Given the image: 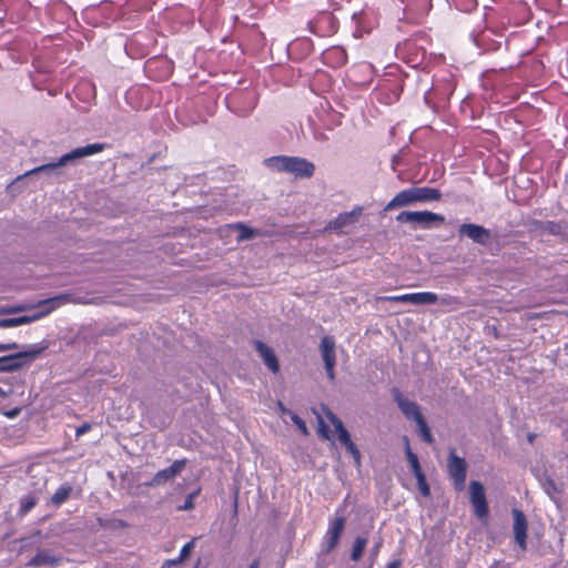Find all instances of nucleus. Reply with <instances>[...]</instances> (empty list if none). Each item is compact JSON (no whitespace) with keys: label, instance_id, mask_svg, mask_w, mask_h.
<instances>
[{"label":"nucleus","instance_id":"f257e3e1","mask_svg":"<svg viewBox=\"0 0 568 568\" xmlns=\"http://www.w3.org/2000/svg\"><path fill=\"white\" fill-rule=\"evenodd\" d=\"M105 149L104 143H92L87 144L84 146H79L70 152L63 154L55 162L45 163L42 165H39L37 168H33L26 172L23 175L18 176V181L22 180L26 176H31L33 174H44L47 176H58L60 175V168L64 166L69 163H73L77 160L91 156L93 154L100 153Z\"/></svg>","mask_w":568,"mask_h":568},{"label":"nucleus","instance_id":"f03ea898","mask_svg":"<svg viewBox=\"0 0 568 568\" xmlns=\"http://www.w3.org/2000/svg\"><path fill=\"white\" fill-rule=\"evenodd\" d=\"M264 163L273 171L290 173L295 178L310 179L315 172L314 163L298 156L276 155L267 158Z\"/></svg>","mask_w":568,"mask_h":568},{"label":"nucleus","instance_id":"7ed1b4c3","mask_svg":"<svg viewBox=\"0 0 568 568\" xmlns=\"http://www.w3.org/2000/svg\"><path fill=\"white\" fill-rule=\"evenodd\" d=\"M48 343L45 341H42L41 343L28 345L24 351L1 356V373H14L29 366L38 357L41 356V354L48 348Z\"/></svg>","mask_w":568,"mask_h":568},{"label":"nucleus","instance_id":"20e7f679","mask_svg":"<svg viewBox=\"0 0 568 568\" xmlns=\"http://www.w3.org/2000/svg\"><path fill=\"white\" fill-rule=\"evenodd\" d=\"M442 192L435 187L428 186H413L405 189L397 193L385 206V210H394L397 207L407 206L414 203H426L432 201H439Z\"/></svg>","mask_w":568,"mask_h":568},{"label":"nucleus","instance_id":"39448f33","mask_svg":"<svg viewBox=\"0 0 568 568\" xmlns=\"http://www.w3.org/2000/svg\"><path fill=\"white\" fill-rule=\"evenodd\" d=\"M399 223H414L423 229H430L435 223L443 224L445 216L430 211H403L396 216Z\"/></svg>","mask_w":568,"mask_h":568},{"label":"nucleus","instance_id":"423d86ee","mask_svg":"<svg viewBox=\"0 0 568 568\" xmlns=\"http://www.w3.org/2000/svg\"><path fill=\"white\" fill-rule=\"evenodd\" d=\"M447 473L449 479L453 481L454 488L457 491H462L465 488L467 464L463 457L457 456L454 448L449 450Z\"/></svg>","mask_w":568,"mask_h":568},{"label":"nucleus","instance_id":"0eeeda50","mask_svg":"<svg viewBox=\"0 0 568 568\" xmlns=\"http://www.w3.org/2000/svg\"><path fill=\"white\" fill-rule=\"evenodd\" d=\"M60 297L42 301L39 306L42 308L33 315H23L18 317L0 320V328L17 327L24 324H30L41 317L50 314L58 305Z\"/></svg>","mask_w":568,"mask_h":568},{"label":"nucleus","instance_id":"6e6552de","mask_svg":"<svg viewBox=\"0 0 568 568\" xmlns=\"http://www.w3.org/2000/svg\"><path fill=\"white\" fill-rule=\"evenodd\" d=\"M346 518L344 515H338V510L336 511V516L333 519L328 520V527L324 535L323 539V552L329 554L332 552L338 545L341 536L345 529Z\"/></svg>","mask_w":568,"mask_h":568},{"label":"nucleus","instance_id":"1a4fd4ad","mask_svg":"<svg viewBox=\"0 0 568 568\" xmlns=\"http://www.w3.org/2000/svg\"><path fill=\"white\" fill-rule=\"evenodd\" d=\"M458 235L460 237H467L481 246H488L493 243L494 236L489 229L484 227L479 224L464 223L458 227Z\"/></svg>","mask_w":568,"mask_h":568},{"label":"nucleus","instance_id":"9d476101","mask_svg":"<svg viewBox=\"0 0 568 568\" xmlns=\"http://www.w3.org/2000/svg\"><path fill=\"white\" fill-rule=\"evenodd\" d=\"M321 355L324 362L326 375L331 381L335 379V364H336V355H335V339L331 335H326L321 339Z\"/></svg>","mask_w":568,"mask_h":568},{"label":"nucleus","instance_id":"9b49d317","mask_svg":"<svg viewBox=\"0 0 568 568\" xmlns=\"http://www.w3.org/2000/svg\"><path fill=\"white\" fill-rule=\"evenodd\" d=\"M382 300L389 302L410 303L414 305H432L437 302L438 295L433 292H417L403 295L384 296Z\"/></svg>","mask_w":568,"mask_h":568},{"label":"nucleus","instance_id":"f8f14e48","mask_svg":"<svg viewBox=\"0 0 568 568\" xmlns=\"http://www.w3.org/2000/svg\"><path fill=\"white\" fill-rule=\"evenodd\" d=\"M470 503L474 507V513L478 518H484L488 515V504L485 496L484 486L476 480L469 484Z\"/></svg>","mask_w":568,"mask_h":568},{"label":"nucleus","instance_id":"ddd939ff","mask_svg":"<svg viewBox=\"0 0 568 568\" xmlns=\"http://www.w3.org/2000/svg\"><path fill=\"white\" fill-rule=\"evenodd\" d=\"M392 394L398 408L407 419L416 422L423 417L418 405L415 402L405 398L398 388H393Z\"/></svg>","mask_w":568,"mask_h":568},{"label":"nucleus","instance_id":"4468645a","mask_svg":"<svg viewBox=\"0 0 568 568\" xmlns=\"http://www.w3.org/2000/svg\"><path fill=\"white\" fill-rule=\"evenodd\" d=\"M187 460L185 458L174 460L171 466L159 470L152 478V485H161L174 479L185 468Z\"/></svg>","mask_w":568,"mask_h":568},{"label":"nucleus","instance_id":"2eb2a0df","mask_svg":"<svg viewBox=\"0 0 568 568\" xmlns=\"http://www.w3.org/2000/svg\"><path fill=\"white\" fill-rule=\"evenodd\" d=\"M513 516L515 541L521 550H525L527 548V519L524 513L519 509H514Z\"/></svg>","mask_w":568,"mask_h":568},{"label":"nucleus","instance_id":"dca6fc26","mask_svg":"<svg viewBox=\"0 0 568 568\" xmlns=\"http://www.w3.org/2000/svg\"><path fill=\"white\" fill-rule=\"evenodd\" d=\"M254 345H255L256 352L258 353L260 357L263 359L266 367L272 373H274V374L277 373L280 371V365H278V361H277V357H276L274 351L261 341H255Z\"/></svg>","mask_w":568,"mask_h":568},{"label":"nucleus","instance_id":"f3484780","mask_svg":"<svg viewBox=\"0 0 568 568\" xmlns=\"http://www.w3.org/2000/svg\"><path fill=\"white\" fill-rule=\"evenodd\" d=\"M362 207H356L351 212H343L338 214L334 220L329 221L326 230L341 231L342 229L352 225L356 222L357 216L361 214Z\"/></svg>","mask_w":568,"mask_h":568},{"label":"nucleus","instance_id":"a211bd4d","mask_svg":"<svg viewBox=\"0 0 568 568\" xmlns=\"http://www.w3.org/2000/svg\"><path fill=\"white\" fill-rule=\"evenodd\" d=\"M62 558L60 556L53 555L48 549H41L39 550L34 557L30 559V561L27 564L29 567H39V566H50L55 567L60 565Z\"/></svg>","mask_w":568,"mask_h":568},{"label":"nucleus","instance_id":"6ab92c4d","mask_svg":"<svg viewBox=\"0 0 568 568\" xmlns=\"http://www.w3.org/2000/svg\"><path fill=\"white\" fill-rule=\"evenodd\" d=\"M326 418L332 423V425L334 426L335 430L337 432L338 434V439H339V443L345 446L346 444H348L349 442H352L351 439V435L349 433L347 432V429L344 427L343 425V422L331 410H327L326 412Z\"/></svg>","mask_w":568,"mask_h":568},{"label":"nucleus","instance_id":"aec40b11","mask_svg":"<svg viewBox=\"0 0 568 568\" xmlns=\"http://www.w3.org/2000/svg\"><path fill=\"white\" fill-rule=\"evenodd\" d=\"M245 100H247V105H239L236 103H232V104H229V109L231 112H233L234 114H236L237 116H242V118H246L248 116L252 111L254 110L255 108V97L254 95H251V94H245L243 97Z\"/></svg>","mask_w":568,"mask_h":568},{"label":"nucleus","instance_id":"412c9836","mask_svg":"<svg viewBox=\"0 0 568 568\" xmlns=\"http://www.w3.org/2000/svg\"><path fill=\"white\" fill-rule=\"evenodd\" d=\"M436 303H439L444 310L447 312L457 311L463 306V303L459 297L444 294L442 296H438V300Z\"/></svg>","mask_w":568,"mask_h":568},{"label":"nucleus","instance_id":"4be33fe9","mask_svg":"<svg viewBox=\"0 0 568 568\" xmlns=\"http://www.w3.org/2000/svg\"><path fill=\"white\" fill-rule=\"evenodd\" d=\"M72 487L70 484H62L51 497V503L55 507L62 505L70 496Z\"/></svg>","mask_w":568,"mask_h":568},{"label":"nucleus","instance_id":"5701e85b","mask_svg":"<svg viewBox=\"0 0 568 568\" xmlns=\"http://www.w3.org/2000/svg\"><path fill=\"white\" fill-rule=\"evenodd\" d=\"M366 545H367L366 537L358 536L355 538L353 547H352V551H351V559L353 561H358L362 558L363 551H364Z\"/></svg>","mask_w":568,"mask_h":568},{"label":"nucleus","instance_id":"b1692460","mask_svg":"<svg viewBox=\"0 0 568 568\" xmlns=\"http://www.w3.org/2000/svg\"><path fill=\"white\" fill-rule=\"evenodd\" d=\"M416 425L422 439L427 444H432L434 442V437L424 416L416 420Z\"/></svg>","mask_w":568,"mask_h":568},{"label":"nucleus","instance_id":"393cba45","mask_svg":"<svg viewBox=\"0 0 568 568\" xmlns=\"http://www.w3.org/2000/svg\"><path fill=\"white\" fill-rule=\"evenodd\" d=\"M200 489H196L195 491L189 494L184 503L178 507L179 510H191L194 508V500L199 496Z\"/></svg>","mask_w":568,"mask_h":568},{"label":"nucleus","instance_id":"a878e982","mask_svg":"<svg viewBox=\"0 0 568 568\" xmlns=\"http://www.w3.org/2000/svg\"><path fill=\"white\" fill-rule=\"evenodd\" d=\"M37 504V499L33 496H26L20 503V513L22 515L29 513Z\"/></svg>","mask_w":568,"mask_h":568},{"label":"nucleus","instance_id":"bb28decb","mask_svg":"<svg viewBox=\"0 0 568 568\" xmlns=\"http://www.w3.org/2000/svg\"><path fill=\"white\" fill-rule=\"evenodd\" d=\"M404 443H405V454H406V458L409 463V466H412L416 463H419L417 455L415 453H413V450L410 449L409 440H408L407 436L404 437Z\"/></svg>","mask_w":568,"mask_h":568},{"label":"nucleus","instance_id":"cd10ccee","mask_svg":"<svg viewBox=\"0 0 568 568\" xmlns=\"http://www.w3.org/2000/svg\"><path fill=\"white\" fill-rule=\"evenodd\" d=\"M344 447L353 456L355 464L357 466H359L361 465V452L357 448V446L353 442H349Z\"/></svg>","mask_w":568,"mask_h":568},{"label":"nucleus","instance_id":"c85d7f7f","mask_svg":"<svg viewBox=\"0 0 568 568\" xmlns=\"http://www.w3.org/2000/svg\"><path fill=\"white\" fill-rule=\"evenodd\" d=\"M383 546V539L379 537L375 544L373 545V547L371 548L369 550V560H371V566L374 565L378 554H379V550Z\"/></svg>","mask_w":568,"mask_h":568},{"label":"nucleus","instance_id":"c756f323","mask_svg":"<svg viewBox=\"0 0 568 568\" xmlns=\"http://www.w3.org/2000/svg\"><path fill=\"white\" fill-rule=\"evenodd\" d=\"M417 480V486H418V489L420 491V494L424 496V497H428L430 495V488L426 481V477L425 475L416 478Z\"/></svg>","mask_w":568,"mask_h":568},{"label":"nucleus","instance_id":"7c9ffc66","mask_svg":"<svg viewBox=\"0 0 568 568\" xmlns=\"http://www.w3.org/2000/svg\"><path fill=\"white\" fill-rule=\"evenodd\" d=\"M236 227L241 231V233H240V239L241 240H248L254 234V231L252 229L243 225L242 223H237Z\"/></svg>","mask_w":568,"mask_h":568},{"label":"nucleus","instance_id":"2f4dec72","mask_svg":"<svg viewBox=\"0 0 568 568\" xmlns=\"http://www.w3.org/2000/svg\"><path fill=\"white\" fill-rule=\"evenodd\" d=\"M194 541H195V539H192L191 541L183 545V547L180 550V555H179L180 560H184L190 555L191 550L194 547Z\"/></svg>","mask_w":568,"mask_h":568},{"label":"nucleus","instance_id":"473e14b6","mask_svg":"<svg viewBox=\"0 0 568 568\" xmlns=\"http://www.w3.org/2000/svg\"><path fill=\"white\" fill-rule=\"evenodd\" d=\"M292 420L297 426V428L302 432V434H304V435L308 434L306 424L301 417H298L297 415H294V416H292Z\"/></svg>","mask_w":568,"mask_h":568},{"label":"nucleus","instance_id":"72a5a7b5","mask_svg":"<svg viewBox=\"0 0 568 568\" xmlns=\"http://www.w3.org/2000/svg\"><path fill=\"white\" fill-rule=\"evenodd\" d=\"M24 310H26V306H23V305L11 306V307H1L0 308V315L1 314H14V313H18V312H22Z\"/></svg>","mask_w":568,"mask_h":568},{"label":"nucleus","instance_id":"f704fd0d","mask_svg":"<svg viewBox=\"0 0 568 568\" xmlns=\"http://www.w3.org/2000/svg\"><path fill=\"white\" fill-rule=\"evenodd\" d=\"M92 429V425L90 423H83L80 425L75 430V437L79 438L80 436L87 434Z\"/></svg>","mask_w":568,"mask_h":568},{"label":"nucleus","instance_id":"c9c22d12","mask_svg":"<svg viewBox=\"0 0 568 568\" xmlns=\"http://www.w3.org/2000/svg\"><path fill=\"white\" fill-rule=\"evenodd\" d=\"M20 346L18 343H1V348H0V352H7V351H12V349H18Z\"/></svg>","mask_w":568,"mask_h":568},{"label":"nucleus","instance_id":"e433bc0d","mask_svg":"<svg viewBox=\"0 0 568 568\" xmlns=\"http://www.w3.org/2000/svg\"><path fill=\"white\" fill-rule=\"evenodd\" d=\"M545 490L548 495H550L551 491H557L556 484L552 479H547V481L545 484Z\"/></svg>","mask_w":568,"mask_h":568},{"label":"nucleus","instance_id":"4c0bfd02","mask_svg":"<svg viewBox=\"0 0 568 568\" xmlns=\"http://www.w3.org/2000/svg\"><path fill=\"white\" fill-rule=\"evenodd\" d=\"M410 469H412V473H413V475L415 476V478H418V477H420V476L425 475V474L423 473L422 468H420L419 463H416V464L412 465V466H410Z\"/></svg>","mask_w":568,"mask_h":568},{"label":"nucleus","instance_id":"58836bf2","mask_svg":"<svg viewBox=\"0 0 568 568\" xmlns=\"http://www.w3.org/2000/svg\"><path fill=\"white\" fill-rule=\"evenodd\" d=\"M320 434L323 438L325 439H328L329 438V434H328V430L326 429V426L324 425L323 420L321 419L320 420Z\"/></svg>","mask_w":568,"mask_h":568},{"label":"nucleus","instance_id":"ea45409f","mask_svg":"<svg viewBox=\"0 0 568 568\" xmlns=\"http://www.w3.org/2000/svg\"><path fill=\"white\" fill-rule=\"evenodd\" d=\"M400 567H402V561L399 559L392 560L385 566V568H400Z\"/></svg>","mask_w":568,"mask_h":568},{"label":"nucleus","instance_id":"a19ab883","mask_svg":"<svg viewBox=\"0 0 568 568\" xmlns=\"http://www.w3.org/2000/svg\"><path fill=\"white\" fill-rule=\"evenodd\" d=\"M183 560H180V557H176L174 559H169L165 561V565H168V567H171V566H176L179 564H181Z\"/></svg>","mask_w":568,"mask_h":568},{"label":"nucleus","instance_id":"79ce46f5","mask_svg":"<svg viewBox=\"0 0 568 568\" xmlns=\"http://www.w3.org/2000/svg\"><path fill=\"white\" fill-rule=\"evenodd\" d=\"M11 59L14 61V62H21L23 59H22V55L20 53H11L10 54Z\"/></svg>","mask_w":568,"mask_h":568},{"label":"nucleus","instance_id":"37998d69","mask_svg":"<svg viewBox=\"0 0 568 568\" xmlns=\"http://www.w3.org/2000/svg\"><path fill=\"white\" fill-rule=\"evenodd\" d=\"M258 567H260V561H258V559H255V560L250 565V567H248V568H258Z\"/></svg>","mask_w":568,"mask_h":568},{"label":"nucleus","instance_id":"c03bdc74","mask_svg":"<svg viewBox=\"0 0 568 568\" xmlns=\"http://www.w3.org/2000/svg\"><path fill=\"white\" fill-rule=\"evenodd\" d=\"M534 437H535L534 435H529L528 440L531 443L534 440Z\"/></svg>","mask_w":568,"mask_h":568},{"label":"nucleus","instance_id":"a18cd8bd","mask_svg":"<svg viewBox=\"0 0 568 568\" xmlns=\"http://www.w3.org/2000/svg\"><path fill=\"white\" fill-rule=\"evenodd\" d=\"M161 568H171V567H168V565H165V562H164Z\"/></svg>","mask_w":568,"mask_h":568},{"label":"nucleus","instance_id":"49530a36","mask_svg":"<svg viewBox=\"0 0 568 568\" xmlns=\"http://www.w3.org/2000/svg\"><path fill=\"white\" fill-rule=\"evenodd\" d=\"M194 568H199L197 565Z\"/></svg>","mask_w":568,"mask_h":568}]
</instances>
